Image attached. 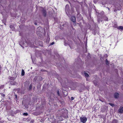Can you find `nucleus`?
<instances>
[{"mask_svg":"<svg viewBox=\"0 0 123 123\" xmlns=\"http://www.w3.org/2000/svg\"><path fill=\"white\" fill-rule=\"evenodd\" d=\"M66 12L68 15L69 17L71 16L70 12V10L69 9V6L68 5H67L66 6L65 8Z\"/></svg>","mask_w":123,"mask_h":123,"instance_id":"nucleus-1","label":"nucleus"},{"mask_svg":"<svg viewBox=\"0 0 123 123\" xmlns=\"http://www.w3.org/2000/svg\"><path fill=\"white\" fill-rule=\"evenodd\" d=\"M23 115H24V116H27L28 115V114L27 113H23Z\"/></svg>","mask_w":123,"mask_h":123,"instance_id":"nucleus-13","label":"nucleus"},{"mask_svg":"<svg viewBox=\"0 0 123 123\" xmlns=\"http://www.w3.org/2000/svg\"><path fill=\"white\" fill-rule=\"evenodd\" d=\"M109 104L110 105H111V106H112V107L114 106H115V105L113 104H112L111 103H109Z\"/></svg>","mask_w":123,"mask_h":123,"instance_id":"nucleus-12","label":"nucleus"},{"mask_svg":"<svg viewBox=\"0 0 123 123\" xmlns=\"http://www.w3.org/2000/svg\"><path fill=\"white\" fill-rule=\"evenodd\" d=\"M10 28H11V26H10Z\"/></svg>","mask_w":123,"mask_h":123,"instance_id":"nucleus-24","label":"nucleus"},{"mask_svg":"<svg viewBox=\"0 0 123 123\" xmlns=\"http://www.w3.org/2000/svg\"><path fill=\"white\" fill-rule=\"evenodd\" d=\"M71 21L75 23L76 22L75 18L74 16H72L70 18Z\"/></svg>","mask_w":123,"mask_h":123,"instance_id":"nucleus-3","label":"nucleus"},{"mask_svg":"<svg viewBox=\"0 0 123 123\" xmlns=\"http://www.w3.org/2000/svg\"><path fill=\"white\" fill-rule=\"evenodd\" d=\"M31 88H32L31 86H29L30 89H31Z\"/></svg>","mask_w":123,"mask_h":123,"instance_id":"nucleus-19","label":"nucleus"},{"mask_svg":"<svg viewBox=\"0 0 123 123\" xmlns=\"http://www.w3.org/2000/svg\"><path fill=\"white\" fill-rule=\"evenodd\" d=\"M86 77H88L89 76L88 74L87 73H84Z\"/></svg>","mask_w":123,"mask_h":123,"instance_id":"nucleus-11","label":"nucleus"},{"mask_svg":"<svg viewBox=\"0 0 123 123\" xmlns=\"http://www.w3.org/2000/svg\"><path fill=\"white\" fill-rule=\"evenodd\" d=\"M61 84V85L62 86L63 83H62Z\"/></svg>","mask_w":123,"mask_h":123,"instance_id":"nucleus-22","label":"nucleus"},{"mask_svg":"<svg viewBox=\"0 0 123 123\" xmlns=\"http://www.w3.org/2000/svg\"><path fill=\"white\" fill-rule=\"evenodd\" d=\"M54 44H55V42H53L51 43L50 44L51 45H53Z\"/></svg>","mask_w":123,"mask_h":123,"instance_id":"nucleus-17","label":"nucleus"},{"mask_svg":"<svg viewBox=\"0 0 123 123\" xmlns=\"http://www.w3.org/2000/svg\"><path fill=\"white\" fill-rule=\"evenodd\" d=\"M11 84L12 85H16L17 84L16 81H13L11 82Z\"/></svg>","mask_w":123,"mask_h":123,"instance_id":"nucleus-6","label":"nucleus"},{"mask_svg":"<svg viewBox=\"0 0 123 123\" xmlns=\"http://www.w3.org/2000/svg\"><path fill=\"white\" fill-rule=\"evenodd\" d=\"M112 123H118V121L116 120H114L112 121Z\"/></svg>","mask_w":123,"mask_h":123,"instance_id":"nucleus-10","label":"nucleus"},{"mask_svg":"<svg viewBox=\"0 0 123 123\" xmlns=\"http://www.w3.org/2000/svg\"><path fill=\"white\" fill-rule=\"evenodd\" d=\"M1 95L4 98V97L5 96V94H1Z\"/></svg>","mask_w":123,"mask_h":123,"instance_id":"nucleus-16","label":"nucleus"},{"mask_svg":"<svg viewBox=\"0 0 123 123\" xmlns=\"http://www.w3.org/2000/svg\"><path fill=\"white\" fill-rule=\"evenodd\" d=\"M64 43H65V45H67V44H66L65 42Z\"/></svg>","mask_w":123,"mask_h":123,"instance_id":"nucleus-21","label":"nucleus"},{"mask_svg":"<svg viewBox=\"0 0 123 123\" xmlns=\"http://www.w3.org/2000/svg\"><path fill=\"white\" fill-rule=\"evenodd\" d=\"M31 122L32 123L33 122V121L32 120H31Z\"/></svg>","mask_w":123,"mask_h":123,"instance_id":"nucleus-20","label":"nucleus"},{"mask_svg":"<svg viewBox=\"0 0 123 123\" xmlns=\"http://www.w3.org/2000/svg\"><path fill=\"white\" fill-rule=\"evenodd\" d=\"M16 98L17 97V96L16 95Z\"/></svg>","mask_w":123,"mask_h":123,"instance_id":"nucleus-26","label":"nucleus"},{"mask_svg":"<svg viewBox=\"0 0 123 123\" xmlns=\"http://www.w3.org/2000/svg\"><path fill=\"white\" fill-rule=\"evenodd\" d=\"M106 63L107 65H108V62L107 59L106 60Z\"/></svg>","mask_w":123,"mask_h":123,"instance_id":"nucleus-15","label":"nucleus"},{"mask_svg":"<svg viewBox=\"0 0 123 123\" xmlns=\"http://www.w3.org/2000/svg\"><path fill=\"white\" fill-rule=\"evenodd\" d=\"M119 94L117 93H116L114 94V97L116 98H118L119 96Z\"/></svg>","mask_w":123,"mask_h":123,"instance_id":"nucleus-5","label":"nucleus"},{"mask_svg":"<svg viewBox=\"0 0 123 123\" xmlns=\"http://www.w3.org/2000/svg\"><path fill=\"white\" fill-rule=\"evenodd\" d=\"M42 12H43L44 15L45 16L46 15V11L45 10L43 9L42 11Z\"/></svg>","mask_w":123,"mask_h":123,"instance_id":"nucleus-7","label":"nucleus"},{"mask_svg":"<svg viewBox=\"0 0 123 123\" xmlns=\"http://www.w3.org/2000/svg\"><path fill=\"white\" fill-rule=\"evenodd\" d=\"M118 111L119 113H122L123 112V107H120Z\"/></svg>","mask_w":123,"mask_h":123,"instance_id":"nucleus-4","label":"nucleus"},{"mask_svg":"<svg viewBox=\"0 0 123 123\" xmlns=\"http://www.w3.org/2000/svg\"><path fill=\"white\" fill-rule=\"evenodd\" d=\"M35 25H37V24H36V23H35Z\"/></svg>","mask_w":123,"mask_h":123,"instance_id":"nucleus-25","label":"nucleus"},{"mask_svg":"<svg viewBox=\"0 0 123 123\" xmlns=\"http://www.w3.org/2000/svg\"><path fill=\"white\" fill-rule=\"evenodd\" d=\"M71 14H72V12H71Z\"/></svg>","mask_w":123,"mask_h":123,"instance_id":"nucleus-28","label":"nucleus"},{"mask_svg":"<svg viewBox=\"0 0 123 123\" xmlns=\"http://www.w3.org/2000/svg\"><path fill=\"white\" fill-rule=\"evenodd\" d=\"M117 29H118L119 30H123V27L122 26H119L117 27Z\"/></svg>","mask_w":123,"mask_h":123,"instance_id":"nucleus-8","label":"nucleus"},{"mask_svg":"<svg viewBox=\"0 0 123 123\" xmlns=\"http://www.w3.org/2000/svg\"><path fill=\"white\" fill-rule=\"evenodd\" d=\"M71 100H73L74 99V98H73V97H71Z\"/></svg>","mask_w":123,"mask_h":123,"instance_id":"nucleus-18","label":"nucleus"},{"mask_svg":"<svg viewBox=\"0 0 123 123\" xmlns=\"http://www.w3.org/2000/svg\"><path fill=\"white\" fill-rule=\"evenodd\" d=\"M25 74V71L24 70L22 69L21 72V75L22 76H24Z\"/></svg>","mask_w":123,"mask_h":123,"instance_id":"nucleus-9","label":"nucleus"},{"mask_svg":"<svg viewBox=\"0 0 123 123\" xmlns=\"http://www.w3.org/2000/svg\"><path fill=\"white\" fill-rule=\"evenodd\" d=\"M80 119L81 122H82L83 123H85L87 120V118L86 117H80Z\"/></svg>","mask_w":123,"mask_h":123,"instance_id":"nucleus-2","label":"nucleus"},{"mask_svg":"<svg viewBox=\"0 0 123 123\" xmlns=\"http://www.w3.org/2000/svg\"><path fill=\"white\" fill-rule=\"evenodd\" d=\"M57 93L58 96H59L60 95V94L59 93V91H57Z\"/></svg>","mask_w":123,"mask_h":123,"instance_id":"nucleus-14","label":"nucleus"},{"mask_svg":"<svg viewBox=\"0 0 123 123\" xmlns=\"http://www.w3.org/2000/svg\"><path fill=\"white\" fill-rule=\"evenodd\" d=\"M63 87H65V86H63Z\"/></svg>","mask_w":123,"mask_h":123,"instance_id":"nucleus-23","label":"nucleus"},{"mask_svg":"<svg viewBox=\"0 0 123 123\" xmlns=\"http://www.w3.org/2000/svg\"><path fill=\"white\" fill-rule=\"evenodd\" d=\"M1 87H3V86H1Z\"/></svg>","mask_w":123,"mask_h":123,"instance_id":"nucleus-27","label":"nucleus"}]
</instances>
